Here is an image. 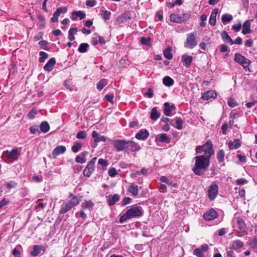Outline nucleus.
<instances>
[{
	"mask_svg": "<svg viewBox=\"0 0 257 257\" xmlns=\"http://www.w3.org/2000/svg\"><path fill=\"white\" fill-rule=\"evenodd\" d=\"M195 163L192 170L196 175L201 176L204 174L210 164V158L204 155L196 156L194 158Z\"/></svg>",
	"mask_w": 257,
	"mask_h": 257,
	"instance_id": "f257e3e1",
	"label": "nucleus"
},
{
	"mask_svg": "<svg viewBox=\"0 0 257 257\" xmlns=\"http://www.w3.org/2000/svg\"><path fill=\"white\" fill-rule=\"evenodd\" d=\"M143 214V210L141 207L137 205H134L127 210L119 219V222L123 223L127 220L137 217L142 216Z\"/></svg>",
	"mask_w": 257,
	"mask_h": 257,
	"instance_id": "f03ea898",
	"label": "nucleus"
},
{
	"mask_svg": "<svg viewBox=\"0 0 257 257\" xmlns=\"http://www.w3.org/2000/svg\"><path fill=\"white\" fill-rule=\"evenodd\" d=\"M234 61L241 65L246 70L250 71L249 66L251 63L250 61L239 53H236L234 55Z\"/></svg>",
	"mask_w": 257,
	"mask_h": 257,
	"instance_id": "7ed1b4c3",
	"label": "nucleus"
},
{
	"mask_svg": "<svg viewBox=\"0 0 257 257\" xmlns=\"http://www.w3.org/2000/svg\"><path fill=\"white\" fill-rule=\"evenodd\" d=\"M111 145L117 151L120 152L126 150L127 141L125 140H110Z\"/></svg>",
	"mask_w": 257,
	"mask_h": 257,
	"instance_id": "20e7f679",
	"label": "nucleus"
},
{
	"mask_svg": "<svg viewBox=\"0 0 257 257\" xmlns=\"http://www.w3.org/2000/svg\"><path fill=\"white\" fill-rule=\"evenodd\" d=\"M197 45L196 39V35L194 33H191L187 35L186 42L184 43V47L189 49H193Z\"/></svg>",
	"mask_w": 257,
	"mask_h": 257,
	"instance_id": "39448f33",
	"label": "nucleus"
},
{
	"mask_svg": "<svg viewBox=\"0 0 257 257\" xmlns=\"http://www.w3.org/2000/svg\"><path fill=\"white\" fill-rule=\"evenodd\" d=\"M218 193V185L215 183L211 184L208 190V196L211 201L214 200Z\"/></svg>",
	"mask_w": 257,
	"mask_h": 257,
	"instance_id": "423d86ee",
	"label": "nucleus"
},
{
	"mask_svg": "<svg viewBox=\"0 0 257 257\" xmlns=\"http://www.w3.org/2000/svg\"><path fill=\"white\" fill-rule=\"evenodd\" d=\"M203 151L204 153V156L210 158L213 155L214 152L212 148V144L210 140L208 141L205 144L202 145Z\"/></svg>",
	"mask_w": 257,
	"mask_h": 257,
	"instance_id": "0eeeda50",
	"label": "nucleus"
},
{
	"mask_svg": "<svg viewBox=\"0 0 257 257\" xmlns=\"http://www.w3.org/2000/svg\"><path fill=\"white\" fill-rule=\"evenodd\" d=\"M218 216V213L214 209L211 208L203 214V218L205 220L209 221L216 218Z\"/></svg>",
	"mask_w": 257,
	"mask_h": 257,
	"instance_id": "6e6552de",
	"label": "nucleus"
},
{
	"mask_svg": "<svg viewBox=\"0 0 257 257\" xmlns=\"http://www.w3.org/2000/svg\"><path fill=\"white\" fill-rule=\"evenodd\" d=\"M140 145L132 141H127L126 150L132 152H137L141 149Z\"/></svg>",
	"mask_w": 257,
	"mask_h": 257,
	"instance_id": "1a4fd4ad",
	"label": "nucleus"
},
{
	"mask_svg": "<svg viewBox=\"0 0 257 257\" xmlns=\"http://www.w3.org/2000/svg\"><path fill=\"white\" fill-rule=\"evenodd\" d=\"M4 155L10 159L16 160L18 158V156L20 154L18 148L14 149L11 151H6L4 152Z\"/></svg>",
	"mask_w": 257,
	"mask_h": 257,
	"instance_id": "9d476101",
	"label": "nucleus"
},
{
	"mask_svg": "<svg viewBox=\"0 0 257 257\" xmlns=\"http://www.w3.org/2000/svg\"><path fill=\"white\" fill-rule=\"evenodd\" d=\"M67 12V8H59L57 9L56 11L54 13L53 17L51 19V21L53 23L57 22L58 21V17L61 13H65Z\"/></svg>",
	"mask_w": 257,
	"mask_h": 257,
	"instance_id": "9b49d317",
	"label": "nucleus"
},
{
	"mask_svg": "<svg viewBox=\"0 0 257 257\" xmlns=\"http://www.w3.org/2000/svg\"><path fill=\"white\" fill-rule=\"evenodd\" d=\"M66 148L64 146H58L52 152V156L54 158H56L59 155L62 154L65 152Z\"/></svg>",
	"mask_w": 257,
	"mask_h": 257,
	"instance_id": "f8f14e48",
	"label": "nucleus"
},
{
	"mask_svg": "<svg viewBox=\"0 0 257 257\" xmlns=\"http://www.w3.org/2000/svg\"><path fill=\"white\" fill-rule=\"evenodd\" d=\"M253 20H248L244 22L242 25V33L244 35L250 34L251 32L250 24Z\"/></svg>",
	"mask_w": 257,
	"mask_h": 257,
	"instance_id": "ddd939ff",
	"label": "nucleus"
},
{
	"mask_svg": "<svg viewBox=\"0 0 257 257\" xmlns=\"http://www.w3.org/2000/svg\"><path fill=\"white\" fill-rule=\"evenodd\" d=\"M193 61V57L191 56H188L186 54H184L182 56V61L183 65L188 68L190 66Z\"/></svg>",
	"mask_w": 257,
	"mask_h": 257,
	"instance_id": "4468645a",
	"label": "nucleus"
},
{
	"mask_svg": "<svg viewBox=\"0 0 257 257\" xmlns=\"http://www.w3.org/2000/svg\"><path fill=\"white\" fill-rule=\"evenodd\" d=\"M149 136V133L146 130H141L136 135V138L139 140H145Z\"/></svg>",
	"mask_w": 257,
	"mask_h": 257,
	"instance_id": "2eb2a0df",
	"label": "nucleus"
},
{
	"mask_svg": "<svg viewBox=\"0 0 257 257\" xmlns=\"http://www.w3.org/2000/svg\"><path fill=\"white\" fill-rule=\"evenodd\" d=\"M217 96L216 92L214 90H209L204 92L202 95V98L205 100H208L210 98H215Z\"/></svg>",
	"mask_w": 257,
	"mask_h": 257,
	"instance_id": "dca6fc26",
	"label": "nucleus"
},
{
	"mask_svg": "<svg viewBox=\"0 0 257 257\" xmlns=\"http://www.w3.org/2000/svg\"><path fill=\"white\" fill-rule=\"evenodd\" d=\"M55 64L56 60L55 58H52L47 62V63L44 66V69L47 72H50L53 70Z\"/></svg>",
	"mask_w": 257,
	"mask_h": 257,
	"instance_id": "f3484780",
	"label": "nucleus"
},
{
	"mask_svg": "<svg viewBox=\"0 0 257 257\" xmlns=\"http://www.w3.org/2000/svg\"><path fill=\"white\" fill-rule=\"evenodd\" d=\"M92 136L94 138V142L96 143L100 142H105L106 141V139L104 136H100L99 134L95 131L92 132Z\"/></svg>",
	"mask_w": 257,
	"mask_h": 257,
	"instance_id": "a211bd4d",
	"label": "nucleus"
},
{
	"mask_svg": "<svg viewBox=\"0 0 257 257\" xmlns=\"http://www.w3.org/2000/svg\"><path fill=\"white\" fill-rule=\"evenodd\" d=\"M130 19H131L130 13L129 12H125L117 18V21L119 23H122Z\"/></svg>",
	"mask_w": 257,
	"mask_h": 257,
	"instance_id": "6ab92c4d",
	"label": "nucleus"
},
{
	"mask_svg": "<svg viewBox=\"0 0 257 257\" xmlns=\"http://www.w3.org/2000/svg\"><path fill=\"white\" fill-rule=\"evenodd\" d=\"M218 13V9H214L211 13L209 23L212 26H214L216 22V16Z\"/></svg>",
	"mask_w": 257,
	"mask_h": 257,
	"instance_id": "aec40b11",
	"label": "nucleus"
},
{
	"mask_svg": "<svg viewBox=\"0 0 257 257\" xmlns=\"http://www.w3.org/2000/svg\"><path fill=\"white\" fill-rule=\"evenodd\" d=\"M88 154V152L85 151L80 154V156H77L75 159V161L78 163H84L86 161V156Z\"/></svg>",
	"mask_w": 257,
	"mask_h": 257,
	"instance_id": "412c9836",
	"label": "nucleus"
},
{
	"mask_svg": "<svg viewBox=\"0 0 257 257\" xmlns=\"http://www.w3.org/2000/svg\"><path fill=\"white\" fill-rule=\"evenodd\" d=\"M85 14L81 11H73L72 13V19L73 20H77V18H79L80 20H82L85 17Z\"/></svg>",
	"mask_w": 257,
	"mask_h": 257,
	"instance_id": "4be33fe9",
	"label": "nucleus"
},
{
	"mask_svg": "<svg viewBox=\"0 0 257 257\" xmlns=\"http://www.w3.org/2000/svg\"><path fill=\"white\" fill-rule=\"evenodd\" d=\"M237 226L240 230L245 231L246 224L243 219L240 217H237L236 218Z\"/></svg>",
	"mask_w": 257,
	"mask_h": 257,
	"instance_id": "5701e85b",
	"label": "nucleus"
},
{
	"mask_svg": "<svg viewBox=\"0 0 257 257\" xmlns=\"http://www.w3.org/2000/svg\"><path fill=\"white\" fill-rule=\"evenodd\" d=\"M243 246V243L239 240H234L230 247V249L236 250L242 248Z\"/></svg>",
	"mask_w": 257,
	"mask_h": 257,
	"instance_id": "b1692460",
	"label": "nucleus"
},
{
	"mask_svg": "<svg viewBox=\"0 0 257 257\" xmlns=\"http://www.w3.org/2000/svg\"><path fill=\"white\" fill-rule=\"evenodd\" d=\"M73 207L70 205V204L68 202H66L61 205L59 213L65 214L68 211L70 210Z\"/></svg>",
	"mask_w": 257,
	"mask_h": 257,
	"instance_id": "393cba45",
	"label": "nucleus"
},
{
	"mask_svg": "<svg viewBox=\"0 0 257 257\" xmlns=\"http://www.w3.org/2000/svg\"><path fill=\"white\" fill-rule=\"evenodd\" d=\"M221 36L224 42L229 44L230 45H233V40L226 31H223L221 34Z\"/></svg>",
	"mask_w": 257,
	"mask_h": 257,
	"instance_id": "a878e982",
	"label": "nucleus"
},
{
	"mask_svg": "<svg viewBox=\"0 0 257 257\" xmlns=\"http://www.w3.org/2000/svg\"><path fill=\"white\" fill-rule=\"evenodd\" d=\"M170 18L172 22L177 23H181L184 21L183 18L175 14H171Z\"/></svg>",
	"mask_w": 257,
	"mask_h": 257,
	"instance_id": "bb28decb",
	"label": "nucleus"
},
{
	"mask_svg": "<svg viewBox=\"0 0 257 257\" xmlns=\"http://www.w3.org/2000/svg\"><path fill=\"white\" fill-rule=\"evenodd\" d=\"M119 199V195L117 194H115L112 196H109V198L107 200L109 206H112L116 202L118 201Z\"/></svg>",
	"mask_w": 257,
	"mask_h": 257,
	"instance_id": "cd10ccee",
	"label": "nucleus"
},
{
	"mask_svg": "<svg viewBox=\"0 0 257 257\" xmlns=\"http://www.w3.org/2000/svg\"><path fill=\"white\" fill-rule=\"evenodd\" d=\"M164 111L165 115L166 116H169L171 114L172 110L173 108L175 107L174 106H170L169 103L167 102L164 103Z\"/></svg>",
	"mask_w": 257,
	"mask_h": 257,
	"instance_id": "c85d7f7f",
	"label": "nucleus"
},
{
	"mask_svg": "<svg viewBox=\"0 0 257 257\" xmlns=\"http://www.w3.org/2000/svg\"><path fill=\"white\" fill-rule=\"evenodd\" d=\"M81 196H73L72 198L67 202L73 207L78 205L81 200Z\"/></svg>",
	"mask_w": 257,
	"mask_h": 257,
	"instance_id": "c756f323",
	"label": "nucleus"
},
{
	"mask_svg": "<svg viewBox=\"0 0 257 257\" xmlns=\"http://www.w3.org/2000/svg\"><path fill=\"white\" fill-rule=\"evenodd\" d=\"M94 167L87 165L83 171V174L84 176L87 177H89L94 171Z\"/></svg>",
	"mask_w": 257,
	"mask_h": 257,
	"instance_id": "7c9ffc66",
	"label": "nucleus"
},
{
	"mask_svg": "<svg viewBox=\"0 0 257 257\" xmlns=\"http://www.w3.org/2000/svg\"><path fill=\"white\" fill-rule=\"evenodd\" d=\"M128 191L131 193L133 196H137L139 192L138 186L135 183H131Z\"/></svg>",
	"mask_w": 257,
	"mask_h": 257,
	"instance_id": "2f4dec72",
	"label": "nucleus"
},
{
	"mask_svg": "<svg viewBox=\"0 0 257 257\" xmlns=\"http://www.w3.org/2000/svg\"><path fill=\"white\" fill-rule=\"evenodd\" d=\"M228 146L230 149H237L240 146L239 141L235 139L233 141H230L228 143Z\"/></svg>",
	"mask_w": 257,
	"mask_h": 257,
	"instance_id": "473e14b6",
	"label": "nucleus"
},
{
	"mask_svg": "<svg viewBox=\"0 0 257 257\" xmlns=\"http://www.w3.org/2000/svg\"><path fill=\"white\" fill-rule=\"evenodd\" d=\"M160 116V113L158 112L157 107H153L151 110L150 118L153 120H156Z\"/></svg>",
	"mask_w": 257,
	"mask_h": 257,
	"instance_id": "72a5a7b5",
	"label": "nucleus"
},
{
	"mask_svg": "<svg viewBox=\"0 0 257 257\" xmlns=\"http://www.w3.org/2000/svg\"><path fill=\"white\" fill-rule=\"evenodd\" d=\"M42 246L39 245H35L33 247V250L31 251V254L34 256L38 255L40 252Z\"/></svg>",
	"mask_w": 257,
	"mask_h": 257,
	"instance_id": "f704fd0d",
	"label": "nucleus"
},
{
	"mask_svg": "<svg viewBox=\"0 0 257 257\" xmlns=\"http://www.w3.org/2000/svg\"><path fill=\"white\" fill-rule=\"evenodd\" d=\"M174 80L169 76H165L163 79V84L168 87H170L173 85Z\"/></svg>",
	"mask_w": 257,
	"mask_h": 257,
	"instance_id": "c9c22d12",
	"label": "nucleus"
},
{
	"mask_svg": "<svg viewBox=\"0 0 257 257\" xmlns=\"http://www.w3.org/2000/svg\"><path fill=\"white\" fill-rule=\"evenodd\" d=\"M41 131L44 133L48 132L50 130V125L47 121H42L40 125Z\"/></svg>",
	"mask_w": 257,
	"mask_h": 257,
	"instance_id": "e433bc0d",
	"label": "nucleus"
},
{
	"mask_svg": "<svg viewBox=\"0 0 257 257\" xmlns=\"http://www.w3.org/2000/svg\"><path fill=\"white\" fill-rule=\"evenodd\" d=\"M172 48L167 47L164 51V57L168 60H171L173 58V55L171 53Z\"/></svg>",
	"mask_w": 257,
	"mask_h": 257,
	"instance_id": "4c0bfd02",
	"label": "nucleus"
},
{
	"mask_svg": "<svg viewBox=\"0 0 257 257\" xmlns=\"http://www.w3.org/2000/svg\"><path fill=\"white\" fill-rule=\"evenodd\" d=\"M93 206L94 204L91 201H85L81 205L82 208L83 209H89L90 210L93 208Z\"/></svg>",
	"mask_w": 257,
	"mask_h": 257,
	"instance_id": "58836bf2",
	"label": "nucleus"
},
{
	"mask_svg": "<svg viewBox=\"0 0 257 257\" xmlns=\"http://www.w3.org/2000/svg\"><path fill=\"white\" fill-rule=\"evenodd\" d=\"M107 84V80L105 79H102L97 83V89L101 91Z\"/></svg>",
	"mask_w": 257,
	"mask_h": 257,
	"instance_id": "ea45409f",
	"label": "nucleus"
},
{
	"mask_svg": "<svg viewBox=\"0 0 257 257\" xmlns=\"http://www.w3.org/2000/svg\"><path fill=\"white\" fill-rule=\"evenodd\" d=\"M160 142L169 143L170 139L166 134H163L158 136L157 138Z\"/></svg>",
	"mask_w": 257,
	"mask_h": 257,
	"instance_id": "a19ab883",
	"label": "nucleus"
},
{
	"mask_svg": "<svg viewBox=\"0 0 257 257\" xmlns=\"http://www.w3.org/2000/svg\"><path fill=\"white\" fill-rule=\"evenodd\" d=\"M77 32V28H70L68 32V39L71 41L75 39L74 34Z\"/></svg>",
	"mask_w": 257,
	"mask_h": 257,
	"instance_id": "79ce46f5",
	"label": "nucleus"
},
{
	"mask_svg": "<svg viewBox=\"0 0 257 257\" xmlns=\"http://www.w3.org/2000/svg\"><path fill=\"white\" fill-rule=\"evenodd\" d=\"M232 19L233 17L231 15L226 14H224L222 16L221 21L223 24H226L227 23L230 22L232 20Z\"/></svg>",
	"mask_w": 257,
	"mask_h": 257,
	"instance_id": "37998d69",
	"label": "nucleus"
},
{
	"mask_svg": "<svg viewBox=\"0 0 257 257\" xmlns=\"http://www.w3.org/2000/svg\"><path fill=\"white\" fill-rule=\"evenodd\" d=\"M89 47V45L87 43H82L80 45L78 48V51L80 53H85L87 51Z\"/></svg>",
	"mask_w": 257,
	"mask_h": 257,
	"instance_id": "c03bdc74",
	"label": "nucleus"
},
{
	"mask_svg": "<svg viewBox=\"0 0 257 257\" xmlns=\"http://www.w3.org/2000/svg\"><path fill=\"white\" fill-rule=\"evenodd\" d=\"M225 153L222 150H219L217 153V159L219 162H222L224 161Z\"/></svg>",
	"mask_w": 257,
	"mask_h": 257,
	"instance_id": "a18cd8bd",
	"label": "nucleus"
},
{
	"mask_svg": "<svg viewBox=\"0 0 257 257\" xmlns=\"http://www.w3.org/2000/svg\"><path fill=\"white\" fill-rule=\"evenodd\" d=\"M81 147L82 144L80 143H76L72 147V151L75 153H77Z\"/></svg>",
	"mask_w": 257,
	"mask_h": 257,
	"instance_id": "49530a36",
	"label": "nucleus"
},
{
	"mask_svg": "<svg viewBox=\"0 0 257 257\" xmlns=\"http://www.w3.org/2000/svg\"><path fill=\"white\" fill-rule=\"evenodd\" d=\"M40 57L39 58V61L41 63H43L45 61V59H46L48 57V55L45 52L41 51L39 54Z\"/></svg>",
	"mask_w": 257,
	"mask_h": 257,
	"instance_id": "de8ad7c7",
	"label": "nucleus"
},
{
	"mask_svg": "<svg viewBox=\"0 0 257 257\" xmlns=\"http://www.w3.org/2000/svg\"><path fill=\"white\" fill-rule=\"evenodd\" d=\"M248 244L252 248L257 249V238L254 237L248 242Z\"/></svg>",
	"mask_w": 257,
	"mask_h": 257,
	"instance_id": "09e8293b",
	"label": "nucleus"
},
{
	"mask_svg": "<svg viewBox=\"0 0 257 257\" xmlns=\"http://www.w3.org/2000/svg\"><path fill=\"white\" fill-rule=\"evenodd\" d=\"M87 136L86 132L84 131H79L76 136V138L79 139H84Z\"/></svg>",
	"mask_w": 257,
	"mask_h": 257,
	"instance_id": "8fccbe9b",
	"label": "nucleus"
},
{
	"mask_svg": "<svg viewBox=\"0 0 257 257\" xmlns=\"http://www.w3.org/2000/svg\"><path fill=\"white\" fill-rule=\"evenodd\" d=\"M193 254L197 257H204L203 252L199 248L194 249Z\"/></svg>",
	"mask_w": 257,
	"mask_h": 257,
	"instance_id": "3c124183",
	"label": "nucleus"
},
{
	"mask_svg": "<svg viewBox=\"0 0 257 257\" xmlns=\"http://www.w3.org/2000/svg\"><path fill=\"white\" fill-rule=\"evenodd\" d=\"M183 120L181 118H178L176 120V127L178 130H181L182 128Z\"/></svg>",
	"mask_w": 257,
	"mask_h": 257,
	"instance_id": "603ef678",
	"label": "nucleus"
},
{
	"mask_svg": "<svg viewBox=\"0 0 257 257\" xmlns=\"http://www.w3.org/2000/svg\"><path fill=\"white\" fill-rule=\"evenodd\" d=\"M132 199L128 197H124L121 201V205L124 206L131 203Z\"/></svg>",
	"mask_w": 257,
	"mask_h": 257,
	"instance_id": "864d4df0",
	"label": "nucleus"
},
{
	"mask_svg": "<svg viewBox=\"0 0 257 257\" xmlns=\"http://www.w3.org/2000/svg\"><path fill=\"white\" fill-rule=\"evenodd\" d=\"M30 132L32 134H35L37 133H39V126L38 125H33L30 128Z\"/></svg>",
	"mask_w": 257,
	"mask_h": 257,
	"instance_id": "5fc2aeb1",
	"label": "nucleus"
},
{
	"mask_svg": "<svg viewBox=\"0 0 257 257\" xmlns=\"http://www.w3.org/2000/svg\"><path fill=\"white\" fill-rule=\"evenodd\" d=\"M108 174L110 177H113L117 174V172L114 168H111L108 170Z\"/></svg>",
	"mask_w": 257,
	"mask_h": 257,
	"instance_id": "6e6d98bb",
	"label": "nucleus"
},
{
	"mask_svg": "<svg viewBox=\"0 0 257 257\" xmlns=\"http://www.w3.org/2000/svg\"><path fill=\"white\" fill-rule=\"evenodd\" d=\"M110 12L108 11H105L102 13V17L105 21H107L109 19L110 16Z\"/></svg>",
	"mask_w": 257,
	"mask_h": 257,
	"instance_id": "4d7b16f0",
	"label": "nucleus"
},
{
	"mask_svg": "<svg viewBox=\"0 0 257 257\" xmlns=\"http://www.w3.org/2000/svg\"><path fill=\"white\" fill-rule=\"evenodd\" d=\"M150 37H142L141 38V43L143 44L148 45L151 41Z\"/></svg>",
	"mask_w": 257,
	"mask_h": 257,
	"instance_id": "13d9d810",
	"label": "nucleus"
},
{
	"mask_svg": "<svg viewBox=\"0 0 257 257\" xmlns=\"http://www.w3.org/2000/svg\"><path fill=\"white\" fill-rule=\"evenodd\" d=\"M227 103L228 105L231 107H234L237 105L236 101L232 98H230L228 100Z\"/></svg>",
	"mask_w": 257,
	"mask_h": 257,
	"instance_id": "bf43d9fd",
	"label": "nucleus"
},
{
	"mask_svg": "<svg viewBox=\"0 0 257 257\" xmlns=\"http://www.w3.org/2000/svg\"><path fill=\"white\" fill-rule=\"evenodd\" d=\"M113 98L114 96L112 94H106L105 95V99H106V100L111 103L113 102Z\"/></svg>",
	"mask_w": 257,
	"mask_h": 257,
	"instance_id": "052dcab7",
	"label": "nucleus"
},
{
	"mask_svg": "<svg viewBox=\"0 0 257 257\" xmlns=\"http://www.w3.org/2000/svg\"><path fill=\"white\" fill-rule=\"evenodd\" d=\"M17 183L14 181H10L7 183L6 185L8 188L11 189L12 188H14L17 186Z\"/></svg>",
	"mask_w": 257,
	"mask_h": 257,
	"instance_id": "680f3d73",
	"label": "nucleus"
},
{
	"mask_svg": "<svg viewBox=\"0 0 257 257\" xmlns=\"http://www.w3.org/2000/svg\"><path fill=\"white\" fill-rule=\"evenodd\" d=\"M48 42L44 40L40 41L39 42V44L41 46V48L43 49H46L48 45Z\"/></svg>",
	"mask_w": 257,
	"mask_h": 257,
	"instance_id": "e2e57ef3",
	"label": "nucleus"
},
{
	"mask_svg": "<svg viewBox=\"0 0 257 257\" xmlns=\"http://www.w3.org/2000/svg\"><path fill=\"white\" fill-rule=\"evenodd\" d=\"M98 164L102 165L103 167H106L108 165V162L107 160L103 159H99L98 160Z\"/></svg>",
	"mask_w": 257,
	"mask_h": 257,
	"instance_id": "0e129e2a",
	"label": "nucleus"
},
{
	"mask_svg": "<svg viewBox=\"0 0 257 257\" xmlns=\"http://www.w3.org/2000/svg\"><path fill=\"white\" fill-rule=\"evenodd\" d=\"M160 180L162 182H164V183H166L167 184L169 185H171L172 184V182H171L170 181H169L168 179V178L166 177V176H162L161 178H160Z\"/></svg>",
	"mask_w": 257,
	"mask_h": 257,
	"instance_id": "69168bd1",
	"label": "nucleus"
},
{
	"mask_svg": "<svg viewBox=\"0 0 257 257\" xmlns=\"http://www.w3.org/2000/svg\"><path fill=\"white\" fill-rule=\"evenodd\" d=\"M96 4V2L95 0H92V1H87L86 2V5L87 6L89 7H94Z\"/></svg>",
	"mask_w": 257,
	"mask_h": 257,
	"instance_id": "338daca9",
	"label": "nucleus"
},
{
	"mask_svg": "<svg viewBox=\"0 0 257 257\" xmlns=\"http://www.w3.org/2000/svg\"><path fill=\"white\" fill-rule=\"evenodd\" d=\"M12 254L15 257H20L21 256V252L18 250L16 248H15L12 252Z\"/></svg>",
	"mask_w": 257,
	"mask_h": 257,
	"instance_id": "774afa93",
	"label": "nucleus"
}]
</instances>
